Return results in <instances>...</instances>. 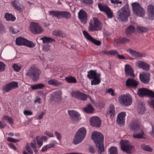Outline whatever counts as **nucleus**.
<instances>
[{
	"instance_id": "ea45409f",
	"label": "nucleus",
	"mask_w": 154,
	"mask_h": 154,
	"mask_svg": "<svg viewBox=\"0 0 154 154\" xmlns=\"http://www.w3.org/2000/svg\"><path fill=\"white\" fill-rule=\"evenodd\" d=\"M144 135L143 131H141L140 133H138L137 134H134L133 135V137L135 138H141L144 137Z\"/></svg>"
},
{
	"instance_id": "603ef678",
	"label": "nucleus",
	"mask_w": 154,
	"mask_h": 154,
	"mask_svg": "<svg viewBox=\"0 0 154 154\" xmlns=\"http://www.w3.org/2000/svg\"><path fill=\"white\" fill-rule=\"evenodd\" d=\"M13 68L14 70L16 72H18L20 69L21 66L17 64L14 63L13 66Z\"/></svg>"
},
{
	"instance_id": "b1692460",
	"label": "nucleus",
	"mask_w": 154,
	"mask_h": 154,
	"mask_svg": "<svg viewBox=\"0 0 154 154\" xmlns=\"http://www.w3.org/2000/svg\"><path fill=\"white\" fill-rule=\"evenodd\" d=\"M127 51L131 55L138 57L143 56V54L141 53L137 52L131 48H129L127 50Z\"/></svg>"
},
{
	"instance_id": "c85d7f7f",
	"label": "nucleus",
	"mask_w": 154,
	"mask_h": 154,
	"mask_svg": "<svg viewBox=\"0 0 154 154\" xmlns=\"http://www.w3.org/2000/svg\"><path fill=\"white\" fill-rule=\"evenodd\" d=\"M100 73H97L96 70H90L88 72L87 75V78L90 79H92L97 76L98 74H100Z\"/></svg>"
},
{
	"instance_id": "6e6d98bb",
	"label": "nucleus",
	"mask_w": 154,
	"mask_h": 154,
	"mask_svg": "<svg viewBox=\"0 0 154 154\" xmlns=\"http://www.w3.org/2000/svg\"><path fill=\"white\" fill-rule=\"evenodd\" d=\"M7 140H8V141L9 142H11L14 143H16L19 141V140H18L15 139L14 138L10 137L7 138Z\"/></svg>"
},
{
	"instance_id": "37998d69",
	"label": "nucleus",
	"mask_w": 154,
	"mask_h": 154,
	"mask_svg": "<svg viewBox=\"0 0 154 154\" xmlns=\"http://www.w3.org/2000/svg\"><path fill=\"white\" fill-rule=\"evenodd\" d=\"M141 147L143 150L146 151L151 152L152 150V149L148 145H141Z\"/></svg>"
},
{
	"instance_id": "49530a36",
	"label": "nucleus",
	"mask_w": 154,
	"mask_h": 154,
	"mask_svg": "<svg viewBox=\"0 0 154 154\" xmlns=\"http://www.w3.org/2000/svg\"><path fill=\"white\" fill-rule=\"evenodd\" d=\"M53 34L54 35L58 36L63 37V33H62V32L60 31L55 30L53 32Z\"/></svg>"
},
{
	"instance_id": "680f3d73",
	"label": "nucleus",
	"mask_w": 154,
	"mask_h": 154,
	"mask_svg": "<svg viewBox=\"0 0 154 154\" xmlns=\"http://www.w3.org/2000/svg\"><path fill=\"white\" fill-rule=\"evenodd\" d=\"M23 113L26 116L31 115L32 114V112L30 110H24L23 112Z\"/></svg>"
},
{
	"instance_id": "c756f323",
	"label": "nucleus",
	"mask_w": 154,
	"mask_h": 154,
	"mask_svg": "<svg viewBox=\"0 0 154 154\" xmlns=\"http://www.w3.org/2000/svg\"><path fill=\"white\" fill-rule=\"evenodd\" d=\"M48 84L50 85L55 86H59L61 85L62 83L55 79H52L48 82Z\"/></svg>"
},
{
	"instance_id": "f704fd0d",
	"label": "nucleus",
	"mask_w": 154,
	"mask_h": 154,
	"mask_svg": "<svg viewBox=\"0 0 154 154\" xmlns=\"http://www.w3.org/2000/svg\"><path fill=\"white\" fill-rule=\"evenodd\" d=\"M115 114V108L113 104H111L109 106V110L108 114L110 115V117L114 116Z\"/></svg>"
},
{
	"instance_id": "5fc2aeb1",
	"label": "nucleus",
	"mask_w": 154,
	"mask_h": 154,
	"mask_svg": "<svg viewBox=\"0 0 154 154\" xmlns=\"http://www.w3.org/2000/svg\"><path fill=\"white\" fill-rule=\"evenodd\" d=\"M5 65L3 63L0 61V72L3 71L5 69Z\"/></svg>"
},
{
	"instance_id": "338daca9",
	"label": "nucleus",
	"mask_w": 154,
	"mask_h": 154,
	"mask_svg": "<svg viewBox=\"0 0 154 154\" xmlns=\"http://www.w3.org/2000/svg\"><path fill=\"white\" fill-rule=\"evenodd\" d=\"M6 125L4 122L3 121L0 122V128H4L6 126Z\"/></svg>"
},
{
	"instance_id": "423d86ee",
	"label": "nucleus",
	"mask_w": 154,
	"mask_h": 154,
	"mask_svg": "<svg viewBox=\"0 0 154 154\" xmlns=\"http://www.w3.org/2000/svg\"><path fill=\"white\" fill-rule=\"evenodd\" d=\"M101 23L99 19L97 17H94L93 20H91L89 23L88 29L90 32H94L101 30Z\"/></svg>"
},
{
	"instance_id": "69168bd1",
	"label": "nucleus",
	"mask_w": 154,
	"mask_h": 154,
	"mask_svg": "<svg viewBox=\"0 0 154 154\" xmlns=\"http://www.w3.org/2000/svg\"><path fill=\"white\" fill-rule=\"evenodd\" d=\"M107 92L110 94L112 96L115 95L113 90L111 88L109 89L107 91Z\"/></svg>"
},
{
	"instance_id": "774afa93",
	"label": "nucleus",
	"mask_w": 154,
	"mask_h": 154,
	"mask_svg": "<svg viewBox=\"0 0 154 154\" xmlns=\"http://www.w3.org/2000/svg\"><path fill=\"white\" fill-rule=\"evenodd\" d=\"M9 146L11 148L13 149L14 150H17L16 147L12 143H10L8 144Z\"/></svg>"
},
{
	"instance_id": "13d9d810",
	"label": "nucleus",
	"mask_w": 154,
	"mask_h": 154,
	"mask_svg": "<svg viewBox=\"0 0 154 154\" xmlns=\"http://www.w3.org/2000/svg\"><path fill=\"white\" fill-rule=\"evenodd\" d=\"M55 134L56 136L57 139L59 141H60L61 139V134L57 131H56L55 132Z\"/></svg>"
},
{
	"instance_id": "0e129e2a",
	"label": "nucleus",
	"mask_w": 154,
	"mask_h": 154,
	"mask_svg": "<svg viewBox=\"0 0 154 154\" xmlns=\"http://www.w3.org/2000/svg\"><path fill=\"white\" fill-rule=\"evenodd\" d=\"M10 31L14 34H16L19 32L18 30L15 29L13 28H10Z\"/></svg>"
},
{
	"instance_id": "8fccbe9b",
	"label": "nucleus",
	"mask_w": 154,
	"mask_h": 154,
	"mask_svg": "<svg viewBox=\"0 0 154 154\" xmlns=\"http://www.w3.org/2000/svg\"><path fill=\"white\" fill-rule=\"evenodd\" d=\"M137 29L140 32H146L147 31V29L146 28L142 26L137 27Z\"/></svg>"
},
{
	"instance_id": "79ce46f5",
	"label": "nucleus",
	"mask_w": 154,
	"mask_h": 154,
	"mask_svg": "<svg viewBox=\"0 0 154 154\" xmlns=\"http://www.w3.org/2000/svg\"><path fill=\"white\" fill-rule=\"evenodd\" d=\"M145 110V107L142 105H139L137 108V111L139 114H143Z\"/></svg>"
},
{
	"instance_id": "39448f33",
	"label": "nucleus",
	"mask_w": 154,
	"mask_h": 154,
	"mask_svg": "<svg viewBox=\"0 0 154 154\" xmlns=\"http://www.w3.org/2000/svg\"><path fill=\"white\" fill-rule=\"evenodd\" d=\"M132 7L133 14L135 16L141 17H143L144 16V10L138 3L134 2L132 3Z\"/></svg>"
},
{
	"instance_id": "5701e85b",
	"label": "nucleus",
	"mask_w": 154,
	"mask_h": 154,
	"mask_svg": "<svg viewBox=\"0 0 154 154\" xmlns=\"http://www.w3.org/2000/svg\"><path fill=\"white\" fill-rule=\"evenodd\" d=\"M140 126V122L138 120H135L130 124V129L132 131H137Z\"/></svg>"
},
{
	"instance_id": "864d4df0",
	"label": "nucleus",
	"mask_w": 154,
	"mask_h": 154,
	"mask_svg": "<svg viewBox=\"0 0 154 154\" xmlns=\"http://www.w3.org/2000/svg\"><path fill=\"white\" fill-rule=\"evenodd\" d=\"M6 32V29L3 24L0 22V33L3 34Z\"/></svg>"
},
{
	"instance_id": "f257e3e1",
	"label": "nucleus",
	"mask_w": 154,
	"mask_h": 154,
	"mask_svg": "<svg viewBox=\"0 0 154 154\" xmlns=\"http://www.w3.org/2000/svg\"><path fill=\"white\" fill-rule=\"evenodd\" d=\"M92 138L95 143L98 149L99 153H101L104 151L103 145V137L102 134L99 132L94 131L92 135Z\"/></svg>"
},
{
	"instance_id": "412c9836",
	"label": "nucleus",
	"mask_w": 154,
	"mask_h": 154,
	"mask_svg": "<svg viewBox=\"0 0 154 154\" xmlns=\"http://www.w3.org/2000/svg\"><path fill=\"white\" fill-rule=\"evenodd\" d=\"M139 84V81L134 79L128 78L126 82L127 87H137Z\"/></svg>"
},
{
	"instance_id": "e2e57ef3",
	"label": "nucleus",
	"mask_w": 154,
	"mask_h": 154,
	"mask_svg": "<svg viewBox=\"0 0 154 154\" xmlns=\"http://www.w3.org/2000/svg\"><path fill=\"white\" fill-rule=\"evenodd\" d=\"M84 3L86 4L92 5L93 3L92 0H83Z\"/></svg>"
},
{
	"instance_id": "f3484780",
	"label": "nucleus",
	"mask_w": 154,
	"mask_h": 154,
	"mask_svg": "<svg viewBox=\"0 0 154 154\" xmlns=\"http://www.w3.org/2000/svg\"><path fill=\"white\" fill-rule=\"evenodd\" d=\"M125 72L126 76L133 77H134L135 76L133 69L129 64L125 65Z\"/></svg>"
},
{
	"instance_id": "cd10ccee",
	"label": "nucleus",
	"mask_w": 154,
	"mask_h": 154,
	"mask_svg": "<svg viewBox=\"0 0 154 154\" xmlns=\"http://www.w3.org/2000/svg\"><path fill=\"white\" fill-rule=\"evenodd\" d=\"M135 30V27L133 25H131L126 29L125 32L128 37L130 36L132 34L134 33Z\"/></svg>"
},
{
	"instance_id": "e433bc0d",
	"label": "nucleus",
	"mask_w": 154,
	"mask_h": 154,
	"mask_svg": "<svg viewBox=\"0 0 154 154\" xmlns=\"http://www.w3.org/2000/svg\"><path fill=\"white\" fill-rule=\"evenodd\" d=\"M2 119L8 121L11 125L13 124L14 122L13 119L11 117L7 116H4L2 118Z\"/></svg>"
},
{
	"instance_id": "dca6fc26",
	"label": "nucleus",
	"mask_w": 154,
	"mask_h": 154,
	"mask_svg": "<svg viewBox=\"0 0 154 154\" xmlns=\"http://www.w3.org/2000/svg\"><path fill=\"white\" fill-rule=\"evenodd\" d=\"M150 74L149 73H142L140 74V79L142 82L145 84L148 83L150 80Z\"/></svg>"
},
{
	"instance_id": "ddd939ff",
	"label": "nucleus",
	"mask_w": 154,
	"mask_h": 154,
	"mask_svg": "<svg viewBox=\"0 0 154 154\" xmlns=\"http://www.w3.org/2000/svg\"><path fill=\"white\" fill-rule=\"evenodd\" d=\"M98 7L100 11L104 12L106 14L108 18H111L112 17V11L107 6L98 3Z\"/></svg>"
},
{
	"instance_id": "de8ad7c7",
	"label": "nucleus",
	"mask_w": 154,
	"mask_h": 154,
	"mask_svg": "<svg viewBox=\"0 0 154 154\" xmlns=\"http://www.w3.org/2000/svg\"><path fill=\"white\" fill-rule=\"evenodd\" d=\"M90 41L92 42L94 44L97 46L100 45L101 44V42L100 41L96 40L93 37H92Z\"/></svg>"
},
{
	"instance_id": "a18cd8bd",
	"label": "nucleus",
	"mask_w": 154,
	"mask_h": 154,
	"mask_svg": "<svg viewBox=\"0 0 154 154\" xmlns=\"http://www.w3.org/2000/svg\"><path fill=\"white\" fill-rule=\"evenodd\" d=\"M51 46L48 44H44L43 48V50L45 52H48L50 50Z\"/></svg>"
},
{
	"instance_id": "bb28decb",
	"label": "nucleus",
	"mask_w": 154,
	"mask_h": 154,
	"mask_svg": "<svg viewBox=\"0 0 154 154\" xmlns=\"http://www.w3.org/2000/svg\"><path fill=\"white\" fill-rule=\"evenodd\" d=\"M148 12L149 17L151 20L154 19V6L150 5L148 8Z\"/></svg>"
},
{
	"instance_id": "a878e982",
	"label": "nucleus",
	"mask_w": 154,
	"mask_h": 154,
	"mask_svg": "<svg viewBox=\"0 0 154 154\" xmlns=\"http://www.w3.org/2000/svg\"><path fill=\"white\" fill-rule=\"evenodd\" d=\"M68 113L69 115L75 120L78 121L81 119L79 114L74 110H68Z\"/></svg>"
},
{
	"instance_id": "7ed1b4c3",
	"label": "nucleus",
	"mask_w": 154,
	"mask_h": 154,
	"mask_svg": "<svg viewBox=\"0 0 154 154\" xmlns=\"http://www.w3.org/2000/svg\"><path fill=\"white\" fill-rule=\"evenodd\" d=\"M40 73L41 71L39 69L36 67L32 66L28 71L26 75L32 78L33 81H35L39 79Z\"/></svg>"
},
{
	"instance_id": "9d476101",
	"label": "nucleus",
	"mask_w": 154,
	"mask_h": 154,
	"mask_svg": "<svg viewBox=\"0 0 154 154\" xmlns=\"http://www.w3.org/2000/svg\"><path fill=\"white\" fill-rule=\"evenodd\" d=\"M15 43L17 45H25L30 48H33L35 46V45L32 42L21 37L16 38Z\"/></svg>"
},
{
	"instance_id": "052dcab7",
	"label": "nucleus",
	"mask_w": 154,
	"mask_h": 154,
	"mask_svg": "<svg viewBox=\"0 0 154 154\" xmlns=\"http://www.w3.org/2000/svg\"><path fill=\"white\" fill-rule=\"evenodd\" d=\"M44 134L50 137H54L53 133L52 132L46 131L44 133Z\"/></svg>"
},
{
	"instance_id": "393cba45",
	"label": "nucleus",
	"mask_w": 154,
	"mask_h": 154,
	"mask_svg": "<svg viewBox=\"0 0 154 154\" xmlns=\"http://www.w3.org/2000/svg\"><path fill=\"white\" fill-rule=\"evenodd\" d=\"M62 93L61 91H57L52 94L51 99L56 100L57 101L60 102L61 100Z\"/></svg>"
},
{
	"instance_id": "c9c22d12",
	"label": "nucleus",
	"mask_w": 154,
	"mask_h": 154,
	"mask_svg": "<svg viewBox=\"0 0 154 154\" xmlns=\"http://www.w3.org/2000/svg\"><path fill=\"white\" fill-rule=\"evenodd\" d=\"M65 80L69 83H75L77 81L76 79L72 76H69L66 77Z\"/></svg>"
},
{
	"instance_id": "f03ea898",
	"label": "nucleus",
	"mask_w": 154,
	"mask_h": 154,
	"mask_svg": "<svg viewBox=\"0 0 154 154\" xmlns=\"http://www.w3.org/2000/svg\"><path fill=\"white\" fill-rule=\"evenodd\" d=\"M86 134V130L84 127L79 128L76 132L73 142L76 144L81 143L84 139Z\"/></svg>"
},
{
	"instance_id": "0eeeda50",
	"label": "nucleus",
	"mask_w": 154,
	"mask_h": 154,
	"mask_svg": "<svg viewBox=\"0 0 154 154\" xmlns=\"http://www.w3.org/2000/svg\"><path fill=\"white\" fill-rule=\"evenodd\" d=\"M48 13L50 15H51L52 17H56L58 19L61 18L68 19L71 16L69 12L65 11H49Z\"/></svg>"
},
{
	"instance_id": "58836bf2",
	"label": "nucleus",
	"mask_w": 154,
	"mask_h": 154,
	"mask_svg": "<svg viewBox=\"0 0 154 154\" xmlns=\"http://www.w3.org/2000/svg\"><path fill=\"white\" fill-rule=\"evenodd\" d=\"M110 154H118L116 147L112 146L109 149Z\"/></svg>"
},
{
	"instance_id": "c03bdc74",
	"label": "nucleus",
	"mask_w": 154,
	"mask_h": 154,
	"mask_svg": "<svg viewBox=\"0 0 154 154\" xmlns=\"http://www.w3.org/2000/svg\"><path fill=\"white\" fill-rule=\"evenodd\" d=\"M130 40L127 38L123 37L120 38L119 40V42L122 44H125L129 42Z\"/></svg>"
},
{
	"instance_id": "4d7b16f0",
	"label": "nucleus",
	"mask_w": 154,
	"mask_h": 154,
	"mask_svg": "<svg viewBox=\"0 0 154 154\" xmlns=\"http://www.w3.org/2000/svg\"><path fill=\"white\" fill-rule=\"evenodd\" d=\"M118 54V51L116 50H112L110 51V55L115 56Z\"/></svg>"
},
{
	"instance_id": "2f4dec72",
	"label": "nucleus",
	"mask_w": 154,
	"mask_h": 154,
	"mask_svg": "<svg viewBox=\"0 0 154 154\" xmlns=\"http://www.w3.org/2000/svg\"><path fill=\"white\" fill-rule=\"evenodd\" d=\"M40 39L42 40L44 44H48L49 43H51L53 41H55V40L52 38L46 36L41 38Z\"/></svg>"
},
{
	"instance_id": "a211bd4d",
	"label": "nucleus",
	"mask_w": 154,
	"mask_h": 154,
	"mask_svg": "<svg viewBox=\"0 0 154 154\" xmlns=\"http://www.w3.org/2000/svg\"><path fill=\"white\" fill-rule=\"evenodd\" d=\"M11 3L15 10L18 11L20 13L23 12V10L21 7H23V6L20 3L19 0H14Z\"/></svg>"
},
{
	"instance_id": "9b49d317",
	"label": "nucleus",
	"mask_w": 154,
	"mask_h": 154,
	"mask_svg": "<svg viewBox=\"0 0 154 154\" xmlns=\"http://www.w3.org/2000/svg\"><path fill=\"white\" fill-rule=\"evenodd\" d=\"M137 94L140 97L148 96L154 98V92L144 88H140L137 91Z\"/></svg>"
},
{
	"instance_id": "7c9ffc66",
	"label": "nucleus",
	"mask_w": 154,
	"mask_h": 154,
	"mask_svg": "<svg viewBox=\"0 0 154 154\" xmlns=\"http://www.w3.org/2000/svg\"><path fill=\"white\" fill-rule=\"evenodd\" d=\"M101 75V74H98L96 77L93 79V80L91 82V85H98L100 83V82Z\"/></svg>"
},
{
	"instance_id": "4be33fe9",
	"label": "nucleus",
	"mask_w": 154,
	"mask_h": 154,
	"mask_svg": "<svg viewBox=\"0 0 154 154\" xmlns=\"http://www.w3.org/2000/svg\"><path fill=\"white\" fill-rule=\"evenodd\" d=\"M136 66L145 70H148L150 68V65L145 62L138 61L136 63Z\"/></svg>"
},
{
	"instance_id": "6e6552de",
	"label": "nucleus",
	"mask_w": 154,
	"mask_h": 154,
	"mask_svg": "<svg viewBox=\"0 0 154 154\" xmlns=\"http://www.w3.org/2000/svg\"><path fill=\"white\" fill-rule=\"evenodd\" d=\"M121 150L127 153H131L135 150L134 147L131 146L128 140H122L120 143Z\"/></svg>"
},
{
	"instance_id": "473e14b6",
	"label": "nucleus",
	"mask_w": 154,
	"mask_h": 154,
	"mask_svg": "<svg viewBox=\"0 0 154 154\" xmlns=\"http://www.w3.org/2000/svg\"><path fill=\"white\" fill-rule=\"evenodd\" d=\"M5 17L8 21H14L16 19L15 17L11 14L6 13L5 15Z\"/></svg>"
},
{
	"instance_id": "3c124183",
	"label": "nucleus",
	"mask_w": 154,
	"mask_h": 154,
	"mask_svg": "<svg viewBox=\"0 0 154 154\" xmlns=\"http://www.w3.org/2000/svg\"><path fill=\"white\" fill-rule=\"evenodd\" d=\"M37 143L38 146L41 147L43 145V141L42 139L39 136H38L36 137Z\"/></svg>"
},
{
	"instance_id": "4c0bfd02",
	"label": "nucleus",
	"mask_w": 154,
	"mask_h": 154,
	"mask_svg": "<svg viewBox=\"0 0 154 154\" xmlns=\"http://www.w3.org/2000/svg\"><path fill=\"white\" fill-rule=\"evenodd\" d=\"M111 2L114 5L118 7L121 6L122 4V2L119 0H110Z\"/></svg>"
},
{
	"instance_id": "20e7f679",
	"label": "nucleus",
	"mask_w": 154,
	"mask_h": 154,
	"mask_svg": "<svg viewBox=\"0 0 154 154\" xmlns=\"http://www.w3.org/2000/svg\"><path fill=\"white\" fill-rule=\"evenodd\" d=\"M118 18L122 21L127 20L130 15L128 5H125L118 11Z\"/></svg>"
},
{
	"instance_id": "09e8293b",
	"label": "nucleus",
	"mask_w": 154,
	"mask_h": 154,
	"mask_svg": "<svg viewBox=\"0 0 154 154\" xmlns=\"http://www.w3.org/2000/svg\"><path fill=\"white\" fill-rule=\"evenodd\" d=\"M83 33L84 36L89 41L92 38V37L89 34L85 31H84L83 32Z\"/></svg>"
},
{
	"instance_id": "1a4fd4ad",
	"label": "nucleus",
	"mask_w": 154,
	"mask_h": 154,
	"mask_svg": "<svg viewBox=\"0 0 154 154\" xmlns=\"http://www.w3.org/2000/svg\"><path fill=\"white\" fill-rule=\"evenodd\" d=\"M119 100L122 105L128 106L131 105L132 103V99L129 94H123L119 97Z\"/></svg>"
},
{
	"instance_id": "bf43d9fd",
	"label": "nucleus",
	"mask_w": 154,
	"mask_h": 154,
	"mask_svg": "<svg viewBox=\"0 0 154 154\" xmlns=\"http://www.w3.org/2000/svg\"><path fill=\"white\" fill-rule=\"evenodd\" d=\"M14 87H4L3 89V92L4 93L5 92H8L10 90L12 89Z\"/></svg>"
},
{
	"instance_id": "6ab92c4d",
	"label": "nucleus",
	"mask_w": 154,
	"mask_h": 154,
	"mask_svg": "<svg viewBox=\"0 0 154 154\" xmlns=\"http://www.w3.org/2000/svg\"><path fill=\"white\" fill-rule=\"evenodd\" d=\"M126 116V113L122 112L118 115L117 116V123L121 125H123L125 122V118Z\"/></svg>"
},
{
	"instance_id": "72a5a7b5",
	"label": "nucleus",
	"mask_w": 154,
	"mask_h": 154,
	"mask_svg": "<svg viewBox=\"0 0 154 154\" xmlns=\"http://www.w3.org/2000/svg\"><path fill=\"white\" fill-rule=\"evenodd\" d=\"M83 110L85 112L87 113H91L93 112L94 109L92 105L89 104L87 107L85 108Z\"/></svg>"
},
{
	"instance_id": "aec40b11",
	"label": "nucleus",
	"mask_w": 154,
	"mask_h": 154,
	"mask_svg": "<svg viewBox=\"0 0 154 154\" xmlns=\"http://www.w3.org/2000/svg\"><path fill=\"white\" fill-rule=\"evenodd\" d=\"M90 123L91 125L96 127H99L101 125L100 119L97 117L94 116L91 118Z\"/></svg>"
},
{
	"instance_id": "f8f14e48",
	"label": "nucleus",
	"mask_w": 154,
	"mask_h": 154,
	"mask_svg": "<svg viewBox=\"0 0 154 154\" xmlns=\"http://www.w3.org/2000/svg\"><path fill=\"white\" fill-rule=\"evenodd\" d=\"M30 30L35 34L41 33L43 31L42 27L36 23L31 22L30 24Z\"/></svg>"
},
{
	"instance_id": "2eb2a0df",
	"label": "nucleus",
	"mask_w": 154,
	"mask_h": 154,
	"mask_svg": "<svg viewBox=\"0 0 154 154\" xmlns=\"http://www.w3.org/2000/svg\"><path fill=\"white\" fill-rule=\"evenodd\" d=\"M72 97L75 98L79 99L82 100H85L87 98V95L78 91H73L71 93Z\"/></svg>"
},
{
	"instance_id": "4468645a",
	"label": "nucleus",
	"mask_w": 154,
	"mask_h": 154,
	"mask_svg": "<svg viewBox=\"0 0 154 154\" xmlns=\"http://www.w3.org/2000/svg\"><path fill=\"white\" fill-rule=\"evenodd\" d=\"M78 17L80 22L84 24L87 23L88 20V14L84 10L81 9L79 10L78 13Z\"/></svg>"
},
{
	"instance_id": "a19ab883",
	"label": "nucleus",
	"mask_w": 154,
	"mask_h": 154,
	"mask_svg": "<svg viewBox=\"0 0 154 154\" xmlns=\"http://www.w3.org/2000/svg\"><path fill=\"white\" fill-rule=\"evenodd\" d=\"M18 84L17 82L12 81L6 84L5 87H18Z\"/></svg>"
}]
</instances>
